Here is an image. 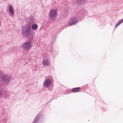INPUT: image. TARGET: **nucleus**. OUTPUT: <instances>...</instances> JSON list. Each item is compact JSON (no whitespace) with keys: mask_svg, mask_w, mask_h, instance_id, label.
Wrapping results in <instances>:
<instances>
[{"mask_svg":"<svg viewBox=\"0 0 123 123\" xmlns=\"http://www.w3.org/2000/svg\"><path fill=\"white\" fill-rule=\"evenodd\" d=\"M31 26L29 25H26L25 26L23 32L24 36H28L31 35Z\"/></svg>","mask_w":123,"mask_h":123,"instance_id":"obj_1","label":"nucleus"},{"mask_svg":"<svg viewBox=\"0 0 123 123\" xmlns=\"http://www.w3.org/2000/svg\"><path fill=\"white\" fill-rule=\"evenodd\" d=\"M31 46V43L30 41H28L23 43L21 48L23 50H29Z\"/></svg>","mask_w":123,"mask_h":123,"instance_id":"obj_2","label":"nucleus"},{"mask_svg":"<svg viewBox=\"0 0 123 123\" xmlns=\"http://www.w3.org/2000/svg\"><path fill=\"white\" fill-rule=\"evenodd\" d=\"M57 11L55 9L51 10L49 12V18L52 19H54L56 18L57 15Z\"/></svg>","mask_w":123,"mask_h":123,"instance_id":"obj_3","label":"nucleus"},{"mask_svg":"<svg viewBox=\"0 0 123 123\" xmlns=\"http://www.w3.org/2000/svg\"><path fill=\"white\" fill-rule=\"evenodd\" d=\"M78 22V20L76 18H73L70 20L68 25L69 26L72 25L77 23Z\"/></svg>","mask_w":123,"mask_h":123,"instance_id":"obj_4","label":"nucleus"},{"mask_svg":"<svg viewBox=\"0 0 123 123\" xmlns=\"http://www.w3.org/2000/svg\"><path fill=\"white\" fill-rule=\"evenodd\" d=\"M51 83V80L49 79H46L44 82V85L46 87H48L50 85Z\"/></svg>","mask_w":123,"mask_h":123,"instance_id":"obj_5","label":"nucleus"},{"mask_svg":"<svg viewBox=\"0 0 123 123\" xmlns=\"http://www.w3.org/2000/svg\"><path fill=\"white\" fill-rule=\"evenodd\" d=\"M50 62V60L47 58H46L45 60H43L42 62V64L44 66H48L49 65Z\"/></svg>","mask_w":123,"mask_h":123,"instance_id":"obj_6","label":"nucleus"},{"mask_svg":"<svg viewBox=\"0 0 123 123\" xmlns=\"http://www.w3.org/2000/svg\"><path fill=\"white\" fill-rule=\"evenodd\" d=\"M2 75L4 76L3 78H2L3 80H4L5 82H7V81H9L11 80L10 77H9L7 75L5 76L4 75L2 74Z\"/></svg>","mask_w":123,"mask_h":123,"instance_id":"obj_7","label":"nucleus"},{"mask_svg":"<svg viewBox=\"0 0 123 123\" xmlns=\"http://www.w3.org/2000/svg\"><path fill=\"white\" fill-rule=\"evenodd\" d=\"M9 10L10 12L12 15H13L14 13V12L12 6L11 5H10L8 7Z\"/></svg>","mask_w":123,"mask_h":123,"instance_id":"obj_8","label":"nucleus"},{"mask_svg":"<svg viewBox=\"0 0 123 123\" xmlns=\"http://www.w3.org/2000/svg\"><path fill=\"white\" fill-rule=\"evenodd\" d=\"M80 90V87L75 88L73 89L72 91L74 92H77Z\"/></svg>","mask_w":123,"mask_h":123,"instance_id":"obj_9","label":"nucleus"},{"mask_svg":"<svg viewBox=\"0 0 123 123\" xmlns=\"http://www.w3.org/2000/svg\"><path fill=\"white\" fill-rule=\"evenodd\" d=\"M123 22V19H122L119 20L118 22H117L115 26L116 27H117L120 24Z\"/></svg>","mask_w":123,"mask_h":123,"instance_id":"obj_10","label":"nucleus"},{"mask_svg":"<svg viewBox=\"0 0 123 123\" xmlns=\"http://www.w3.org/2000/svg\"><path fill=\"white\" fill-rule=\"evenodd\" d=\"M38 26L36 24H34L32 25V28L33 30H35L37 28Z\"/></svg>","mask_w":123,"mask_h":123,"instance_id":"obj_11","label":"nucleus"},{"mask_svg":"<svg viewBox=\"0 0 123 123\" xmlns=\"http://www.w3.org/2000/svg\"><path fill=\"white\" fill-rule=\"evenodd\" d=\"M87 0H77V2L80 3L81 2L86 1Z\"/></svg>","mask_w":123,"mask_h":123,"instance_id":"obj_12","label":"nucleus"},{"mask_svg":"<svg viewBox=\"0 0 123 123\" xmlns=\"http://www.w3.org/2000/svg\"><path fill=\"white\" fill-rule=\"evenodd\" d=\"M2 94L1 92H0V97H1V96Z\"/></svg>","mask_w":123,"mask_h":123,"instance_id":"obj_13","label":"nucleus"}]
</instances>
